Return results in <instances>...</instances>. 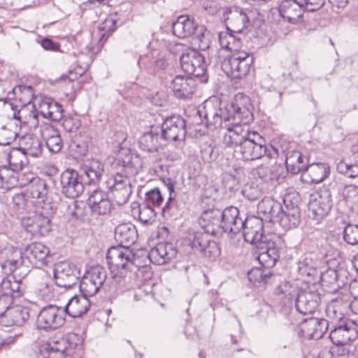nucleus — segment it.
I'll use <instances>...</instances> for the list:
<instances>
[{
  "label": "nucleus",
  "instance_id": "7",
  "mask_svg": "<svg viewBox=\"0 0 358 358\" xmlns=\"http://www.w3.org/2000/svg\"><path fill=\"white\" fill-rule=\"evenodd\" d=\"M253 62L254 58L252 54L240 52L225 59L222 64V68L231 78L241 79L248 75Z\"/></svg>",
  "mask_w": 358,
  "mask_h": 358
},
{
  "label": "nucleus",
  "instance_id": "64",
  "mask_svg": "<svg viewBox=\"0 0 358 358\" xmlns=\"http://www.w3.org/2000/svg\"><path fill=\"white\" fill-rule=\"evenodd\" d=\"M231 42H235V38L232 34L226 33L224 35L222 34H220V43L222 48L232 49V47L230 46Z\"/></svg>",
  "mask_w": 358,
  "mask_h": 358
},
{
  "label": "nucleus",
  "instance_id": "47",
  "mask_svg": "<svg viewBox=\"0 0 358 358\" xmlns=\"http://www.w3.org/2000/svg\"><path fill=\"white\" fill-rule=\"evenodd\" d=\"M69 345L67 340L64 338H52L47 343L45 349L49 352H55L61 357H64Z\"/></svg>",
  "mask_w": 358,
  "mask_h": 358
},
{
  "label": "nucleus",
  "instance_id": "15",
  "mask_svg": "<svg viewBox=\"0 0 358 358\" xmlns=\"http://www.w3.org/2000/svg\"><path fill=\"white\" fill-rule=\"evenodd\" d=\"M62 192L70 199L78 198L84 191V182L78 171L67 169L60 176Z\"/></svg>",
  "mask_w": 358,
  "mask_h": 358
},
{
  "label": "nucleus",
  "instance_id": "58",
  "mask_svg": "<svg viewBox=\"0 0 358 358\" xmlns=\"http://www.w3.org/2000/svg\"><path fill=\"white\" fill-rule=\"evenodd\" d=\"M89 205H91V203H71V204L68 206V208L73 209L71 212L73 216L80 217L91 212V210L87 209Z\"/></svg>",
  "mask_w": 358,
  "mask_h": 358
},
{
  "label": "nucleus",
  "instance_id": "9",
  "mask_svg": "<svg viewBox=\"0 0 358 358\" xmlns=\"http://www.w3.org/2000/svg\"><path fill=\"white\" fill-rule=\"evenodd\" d=\"M182 69L187 73L196 78H203L207 82V64L203 55L194 50H189L180 57Z\"/></svg>",
  "mask_w": 358,
  "mask_h": 358
},
{
  "label": "nucleus",
  "instance_id": "43",
  "mask_svg": "<svg viewBox=\"0 0 358 358\" xmlns=\"http://www.w3.org/2000/svg\"><path fill=\"white\" fill-rule=\"evenodd\" d=\"M1 294H6L11 297L20 296L23 293V287L20 281L4 278L0 285Z\"/></svg>",
  "mask_w": 358,
  "mask_h": 358
},
{
  "label": "nucleus",
  "instance_id": "19",
  "mask_svg": "<svg viewBox=\"0 0 358 358\" xmlns=\"http://www.w3.org/2000/svg\"><path fill=\"white\" fill-rule=\"evenodd\" d=\"M222 210L215 207L203 210L199 220L202 227L201 231L214 236L222 234Z\"/></svg>",
  "mask_w": 358,
  "mask_h": 358
},
{
  "label": "nucleus",
  "instance_id": "60",
  "mask_svg": "<svg viewBox=\"0 0 358 358\" xmlns=\"http://www.w3.org/2000/svg\"><path fill=\"white\" fill-rule=\"evenodd\" d=\"M341 194L346 201H358V187L347 185L343 189Z\"/></svg>",
  "mask_w": 358,
  "mask_h": 358
},
{
  "label": "nucleus",
  "instance_id": "5",
  "mask_svg": "<svg viewBox=\"0 0 358 358\" xmlns=\"http://www.w3.org/2000/svg\"><path fill=\"white\" fill-rule=\"evenodd\" d=\"M268 210L270 220L278 221L285 229L295 227L300 222V210L295 203H273Z\"/></svg>",
  "mask_w": 358,
  "mask_h": 358
},
{
  "label": "nucleus",
  "instance_id": "4",
  "mask_svg": "<svg viewBox=\"0 0 358 358\" xmlns=\"http://www.w3.org/2000/svg\"><path fill=\"white\" fill-rule=\"evenodd\" d=\"M106 260L110 272L114 276L123 277L131 270L132 266H139L136 259L127 247L116 246L108 249Z\"/></svg>",
  "mask_w": 358,
  "mask_h": 358
},
{
  "label": "nucleus",
  "instance_id": "35",
  "mask_svg": "<svg viewBox=\"0 0 358 358\" xmlns=\"http://www.w3.org/2000/svg\"><path fill=\"white\" fill-rule=\"evenodd\" d=\"M115 238L122 247H129L136 241L138 232L136 227L130 223H122L115 229Z\"/></svg>",
  "mask_w": 358,
  "mask_h": 358
},
{
  "label": "nucleus",
  "instance_id": "14",
  "mask_svg": "<svg viewBox=\"0 0 358 358\" xmlns=\"http://www.w3.org/2000/svg\"><path fill=\"white\" fill-rule=\"evenodd\" d=\"M80 278L77 266L68 262H61L55 264L54 278L57 286L71 289L76 285Z\"/></svg>",
  "mask_w": 358,
  "mask_h": 358
},
{
  "label": "nucleus",
  "instance_id": "29",
  "mask_svg": "<svg viewBox=\"0 0 358 358\" xmlns=\"http://www.w3.org/2000/svg\"><path fill=\"white\" fill-rule=\"evenodd\" d=\"M329 174L330 167L328 164L312 163L301 173V178L307 184H318L324 181Z\"/></svg>",
  "mask_w": 358,
  "mask_h": 358
},
{
  "label": "nucleus",
  "instance_id": "53",
  "mask_svg": "<svg viewBox=\"0 0 358 358\" xmlns=\"http://www.w3.org/2000/svg\"><path fill=\"white\" fill-rule=\"evenodd\" d=\"M352 301L351 300L350 293H345L338 296L337 298L330 303V305L338 309L339 311H343V313H347L348 310L352 309Z\"/></svg>",
  "mask_w": 358,
  "mask_h": 358
},
{
  "label": "nucleus",
  "instance_id": "42",
  "mask_svg": "<svg viewBox=\"0 0 358 358\" xmlns=\"http://www.w3.org/2000/svg\"><path fill=\"white\" fill-rule=\"evenodd\" d=\"M168 193L169 197L167 201H173L176 197L174 191V183L171 179L164 182V189L161 191L159 188L155 187L145 194V201H163V195Z\"/></svg>",
  "mask_w": 358,
  "mask_h": 358
},
{
  "label": "nucleus",
  "instance_id": "12",
  "mask_svg": "<svg viewBox=\"0 0 358 358\" xmlns=\"http://www.w3.org/2000/svg\"><path fill=\"white\" fill-rule=\"evenodd\" d=\"M243 223L242 234L247 243L255 245L257 248L271 239L270 236L264 234L262 219L252 217L245 219Z\"/></svg>",
  "mask_w": 358,
  "mask_h": 358
},
{
  "label": "nucleus",
  "instance_id": "30",
  "mask_svg": "<svg viewBox=\"0 0 358 358\" xmlns=\"http://www.w3.org/2000/svg\"><path fill=\"white\" fill-rule=\"evenodd\" d=\"M320 295L317 292H302L295 301L296 310L301 315L313 313L319 306Z\"/></svg>",
  "mask_w": 358,
  "mask_h": 358
},
{
  "label": "nucleus",
  "instance_id": "6",
  "mask_svg": "<svg viewBox=\"0 0 358 358\" xmlns=\"http://www.w3.org/2000/svg\"><path fill=\"white\" fill-rule=\"evenodd\" d=\"M223 112L219 104L211 101H207L200 106L194 116V122L196 124L204 125L208 129L223 127L224 124Z\"/></svg>",
  "mask_w": 358,
  "mask_h": 358
},
{
  "label": "nucleus",
  "instance_id": "57",
  "mask_svg": "<svg viewBox=\"0 0 358 358\" xmlns=\"http://www.w3.org/2000/svg\"><path fill=\"white\" fill-rule=\"evenodd\" d=\"M331 195L330 190L327 187L320 188L310 194L309 201H330Z\"/></svg>",
  "mask_w": 358,
  "mask_h": 358
},
{
  "label": "nucleus",
  "instance_id": "62",
  "mask_svg": "<svg viewBox=\"0 0 358 358\" xmlns=\"http://www.w3.org/2000/svg\"><path fill=\"white\" fill-rule=\"evenodd\" d=\"M305 10L314 12L321 8L325 0H302L301 1Z\"/></svg>",
  "mask_w": 358,
  "mask_h": 358
},
{
  "label": "nucleus",
  "instance_id": "8",
  "mask_svg": "<svg viewBox=\"0 0 358 358\" xmlns=\"http://www.w3.org/2000/svg\"><path fill=\"white\" fill-rule=\"evenodd\" d=\"M37 208L43 210H51L50 203H36ZM22 224L26 230L33 235L45 236L51 231L50 218L46 211H37L33 217L22 218Z\"/></svg>",
  "mask_w": 358,
  "mask_h": 358
},
{
  "label": "nucleus",
  "instance_id": "46",
  "mask_svg": "<svg viewBox=\"0 0 358 358\" xmlns=\"http://www.w3.org/2000/svg\"><path fill=\"white\" fill-rule=\"evenodd\" d=\"M344 314L343 311H339L338 309L329 304L326 309L327 319H325L329 323V328L342 324L345 323V321L350 320L344 317Z\"/></svg>",
  "mask_w": 358,
  "mask_h": 358
},
{
  "label": "nucleus",
  "instance_id": "55",
  "mask_svg": "<svg viewBox=\"0 0 358 358\" xmlns=\"http://www.w3.org/2000/svg\"><path fill=\"white\" fill-rule=\"evenodd\" d=\"M219 156L217 148L211 144H203L201 148V157L206 162H211Z\"/></svg>",
  "mask_w": 358,
  "mask_h": 358
},
{
  "label": "nucleus",
  "instance_id": "24",
  "mask_svg": "<svg viewBox=\"0 0 358 358\" xmlns=\"http://www.w3.org/2000/svg\"><path fill=\"white\" fill-rule=\"evenodd\" d=\"M24 264L21 251L12 247L5 248L0 252V264L6 274L13 273Z\"/></svg>",
  "mask_w": 358,
  "mask_h": 358
},
{
  "label": "nucleus",
  "instance_id": "3",
  "mask_svg": "<svg viewBox=\"0 0 358 358\" xmlns=\"http://www.w3.org/2000/svg\"><path fill=\"white\" fill-rule=\"evenodd\" d=\"M173 34L178 38H184L195 34V39L198 41L199 48L205 50L209 48V31L203 27H199L194 17L189 15H180L172 24Z\"/></svg>",
  "mask_w": 358,
  "mask_h": 358
},
{
  "label": "nucleus",
  "instance_id": "39",
  "mask_svg": "<svg viewBox=\"0 0 358 358\" xmlns=\"http://www.w3.org/2000/svg\"><path fill=\"white\" fill-rule=\"evenodd\" d=\"M42 135L45 139L46 146L50 152L57 154L61 151L63 148V141L57 129L50 125L46 126L42 131Z\"/></svg>",
  "mask_w": 358,
  "mask_h": 358
},
{
  "label": "nucleus",
  "instance_id": "10",
  "mask_svg": "<svg viewBox=\"0 0 358 358\" xmlns=\"http://www.w3.org/2000/svg\"><path fill=\"white\" fill-rule=\"evenodd\" d=\"M210 234L203 231H195L189 235V241L192 249L211 261L220 255L221 250L217 243L209 238Z\"/></svg>",
  "mask_w": 358,
  "mask_h": 358
},
{
  "label": "nucleus",
  "instance_id": "49",
  "mask_svg": "<svg viewBox=\"0 0 358 358\" xmlns=\"http://www.w3.org/2000/svg\"><path fill=\"white\" fill-rule=\"evenodd\" d=\"M236 170L233 172H225L222 176V186L225 190L234 192L238 189L239 178Z\"/></svg>",
  "mask_w": 358,
  "mask_h": 358
},
{
  "label": "nucleus",
  "instance_id": "40",
  "mask_svg": "<svg viewBox=\"0 0 358 358\" xmlns=\"http://www.w3.org/2000/svg\"><path fill=\"white\" fill-rule=\"evenodd\" d=\"M157 129L152 127L150 131L143 134L138 140L140 148L146 152H152L158 151L162 146V141Z\"/></svg>",
  "mask_w": 358,
  "mask_h": 358
},
{
  "label": "nucleus",
  "instance_id": "11",
  "mask_svg": "<svg viewBox=\"0 0 358 358\" xmlns=\"http://www.w3.org/2000/svg\"><path fill=\"white\" fill-rule=\"evenodd\" d=\"M106 280V271L101 266L88 270L80 282V290L86 296H94Z\"/></svg>",
  "mask_w": 358,
  "mask_h": 358
},
{
  "label": "nucleus",
  "instance_id": "50",
  "mask_svg": "<svg viewBox=\"0 0 358 358\" xmlns=\"http://www.w3.org/2000/svg\"><path fill=\"white\" fill-rule=\"evenodd\" d=\"M301 158V153L299 151H288L286 154L285 158L287 172H290L292 174H297L300 173V163L297 162V160Z\"/></svg>",
  "mask_w": 358,
  "mask_h": 358
},
{
  "label": "nucleus",
  "instance_id": "13",
  "mask_svg": "<svg viewBox=\"0 0 358 358\" xmlns=\"http://www.w3.org/2000/svg\"><path fill=\"white\" fill-rule=\"evenodd\" d=\"M160 131V138L163 141H183L186 136V122L179 115H172L164 121Z\"/></svg>",
  "mask_w": 358,
  "mask_h": 358
},
{
  "label": "nucleus",
  "instance_id": "31",
  "mask_svg": "<svg viewBox=\"0 0 358 358\" xmlns=\"http://www.w3.org/2000/svg\"><path fill=\"white\" fill-rule=\"evenodd\" d=\"M103 172V164L99 160L92 159L83 165L79 174L84 183L96 185L101 180Z\"/></svg>",
  "mask_w": 358,
  "mask_h": 358
},
{
  "label": "nucleus",
  "instance_id": "51",
  "mask_svg": "<svg viewBox=\"0 0 358 358\" xmlns=\"http://www.w3.org/2000/svg\"><path fill=\"white\" fill-rule=\"evenodd\" d=\"M331 208L330 203H308L309 212L311 213L313 218L316 220L324 218Z\"/></svg>",
  "mask_w": 358,
  "mask_h": 358
},
{
  "label": "nucleus",
  "instance_id": "26",
  "mask_svg": "<svg viewBox=\"0 0 358 358\" xmlns=\"http://www.w3.org/2000/svg\"><path fill=\"white\" fill-rule=\"evenodd\" d=\"M177 250L171 243H159L152 248L148 257L155 264L164 265L176 257Z\"/></svg>",
  "mask_w": 358,
  "mask_h": 358
},
{
  "label": "nucleus",
  "instance_id": "27",
  "mask_svg": "<svg viewBox=\"0 0 358 358\" xmlns=\"http://www.w3.org/2000/svg\"><path fill=\"white\" fill-rule=\"evenodd\" d=\"M43 150V143L38 137L33 134H27L20 138L19 147L13 150L21 152L22 157L25 159V156L39 157Z\"/></svg>",
  "mask_w": 358,
  "mask_h": 358
},
{
  "label": "nucleus",
  "instance_id": "63",
  "mask_svg": "<svg viewBox=\"0 0 358 358\" xmlns=\"http://www.w3.org/2000/svg\"><path fill=\"white\" fill-rule=\"evenodd\" d=\"M11 299L6 294H1L0 296V320L2 317L7 313L8 308H10Z\"/></svg>",
  "mask_w": 358,
  "mask_h": 358
},
{
  "label": "nucleus",
  "instance_id": "48",
  "mask_svg": "<svg viewBox=\"0 0 358 358\" xmlns=\"http://www.w3.org/2000/svg\"><path fill=\"white\" fill-rule=\"evenodd\" d=\"M40 281L37 282V290L44 299H48L52 296V285H51L50 278L48 275L42 271L39 274Z\"/></svg>",
  "mask_w": 358,
  "mask_h": 358
},
{
  "label": "nucleus",
  "instance_id": "36",
  "mask_svg": "<svg viewBox=\"0 0 358 358\" xmlns=\"http://www.w3.org/2000/svg\"><path fill=\"white\" fill-rule=\"evenodd\" d=\"M132 203L131 213L143 223H149L154 220L156 208H160L161 203Z\"/></svg>",
  "mask_w": 358,
  "mask_h": 358
},
{
  "label": "nucleus",
  "instance_id": "37",
  "mask_svg": "<svg viewBox=\"0 0 358 358\" xmlns=\"http://www.w3.org/2000/svg\"><path fill=\"white\" fill-rule=\"evenodd\" d=\"M90 307V301L88 297L81 294L76 295L69 299L64 310V313H67L72 317H79L85 314Z\"/></svg>",
  "mask_w": 358,
  "mask_h": 358
},
{
  "label": "nucleus",
  "instance_id": "38",
  "mask_svg": "<svg viewBox=\"0 0 358 358\" xmlns=\"http://www.w3.org/2000/svg\"><path fill=\"white\" fill-rule=\"evenodd\" d=\"M47 185L44 182H40L36 185L31 186L29 189L20 193H16L12 199L13 201H27L29 197L41 199L45 201L48 199Z\"/></svg>",
  "mask_w": 358,
  "mask_h": 358
},
{
  "label": "nucleus",
  "instance_id": "18",
  "mask_svg": "<svg viewBox=\"0 0 358 358\" xmlns=\"http://www.w3.org/2000/svg\"><path fill=\"white\" fill-rule=\"evenodd\" d=\"M118 165L122 167V171L110 178L107 183L111 191L120 192L128 196L131 189L129 187H127V178L135 175L136 169L129 160H119Z\"/></svg>",
  "mask_w": 358,
  "mask_h": 358
},
{
  "label": "nucleus",
  "instance_id": "56",
  "mask_svg": "<svg viewBox=\"0 0 358 358\" xmlns=\"http://www.w3.org/2000/svg\"><path fill=\"white\" fill-rule=\"evenodd\" d=\"M271 176H269L268 181L280 184L285 178L287 171H285L283 166L280 164L275 163L271 165Z\"/></svg>",
  "mask_w": 358,
  "mask_h": 358
},
{
  "label": "nucleus",
  "instance_id": "2",
  "mask_svg": "<svg viewBox=\"0 0 358 358\" xmlns=\"http://www.w3.org/2000/svg\"><path fill=\"white\" fill-rule=\"evenodd\" d=\"M227 115L224 117V126L227 131L237 126L249 127L253 120L252 105L248 96L241 93L236 94L230 105L227 108Z\"/></svg>",
  "mask_w": 358,
  "mask_h": 358
},
{
  "label": "nucleus",
  "instance_id": "54",
  "mask_svg": "<svg viewBox=\"0 0 358 358\" xmlns=\"http://www.w3.org/2000/svg\"><path fill=\"white\" fill-rule=\"evenodd\" d=\"M48 111L43 110V116L55 122H59L64 118V110L62 106L57 102H50L48 106Z\"/></svg>",
  "mask_w": 358,
  "mask_h": 358
},
{
  "label": "nucleus",
  "instance_id": "33",
  "mask_svg": "<svg viewBox=\"0 0 358 358\" xmlns=\"http://www.w3.org/2000/svg\"><path fill=\"white\" fill-rule=\"evenodd\" d=\"M257 248L259 250L258 262L263 268L271 270L280 257L275 242L271 239Z\"/></svg>",
  "mask_w": 358,
  "mask_h": 358
},
{
  "label": "nucleus",
  "instance_id": "61",
  "mask_svg": "<svg viewBox=\"0 0 358 358\" xmlns=\"http://www.w3.org/2000/svg\"><path fill=\"white\" fill-rule=\"evenodd\" d=\"M271 164H262L253 170V174L268 182L269 176H271Z\"/></svg>",
  "mask_w": 358,
  "mask_h": 358
},
{
  "label": "nucleus",
  "instance_id": "25",
  "mask_svg": "<svg viewBox=\"0 0 358 358\" xmlns=\"http://www.w3.org/2000/svg\"><path fill=\"white\" fill-rule=\"evenodd\" d=\"M49 248L41 243L29 244L22 252L24 259L34 267H41L48 264Z\"/></svg>",
  "mask_w": 358,
  "mask_h": 358
},
{
  "label": "nucleus",
  "instance_id": "28",
  "mask_svg": "<svg viewBox=\"0 0 358 358\" xmlns=\"http://www.w3.org/2000/svg\"><path fill=\"white\" fill-rule=\"evenodd\" d=\"M170 87L176 97L187 99L194 92L196 84L192 78L178 75L172 80Z\"/></svg>",
  "mask_w": 358,
  "mask_h": 358
},
{
  "label": "nucleus",
  "instance_id": "23",
  "mask_svg": "<svg viewBox=\"0 0 358 358\" xmlns=\"http://www.w3.org/2000/svg\"><path fill=\"white\" fill-rule=\"evenodd\" d=\"M300 329L303 336L309 339L321 338L329 328V323L324 318L308 317L300 322Z\"/></svg>",
  "mask_w": 358,
  "mask_h": 358
},
{
  "label": "nucleus",
  "instance_id": "20",
  "mask_svg": "<svg viewBox=\"0 0 358 358\" xmlns=\"http://www.w3.org/2000/svg\"><path fill=\"white\" fill-rule=\"evenodd\" d=\"M280 17L292 24H297L303 18L305 11L299 0H282L278 7Z\"/></svg>",
  "mask_w": 358,
  "mask_h": 358
},
{
  "label": "nucleus",
  "instance_id": "22",
  "mask_svg": "<svg viewBox=\"0 0 358 358\" xmlns=\"http://www.w3.org/2000/svg\"><path fill=\"white\" fill-rule=\"evenodd\" d=\"M16 154L17 151L12 150L8 155L9 166H1L3 187L9 188L17 185L20 176L17 171L22 169L25 162L24 160L15 162Z\"/></svg>",
  "mask_w": 358,
  "mask_h": 358
},
{
  "label": "nucleus",
  "instance_id": "21",
  "mask_svg": "<svg viewBox=\"0 0 358 358\" xmlns=\"http://www.w3.org/2000/svg\"><path fill=\"white\" fill-rule=\"evenodd\" d=\"M244 220L239 217V210L234 206L225 208L222 211V234L236 235L241 231Z\"/></svg>",
  "mask_w": 358,
  "mask_h": 358
},
{
  "label": "nucleus",
  "instance_id": "32",
  "mask_svg": "<svg viewBox=\"0 0 358 358\" xmlns=\"http://www.w3.org/2000/svg\"><path fill=\"white\" fill-rule=\"evenodd\" d=\"M29 317V308L22 306H11L0 320L5 327L22 326Z\"/></svg>",
  "mask_w": 358,
  "mask_h": 358
},
{
  "label": "nucleus",
  "instance_id": "41",
  "mask_svg": "<svg viewBox=\"0 0 358 358\" xmlns=\"http://www.w3.org/2000/svg\"><path fill=\"white\" fill-rule=\"evenodd\" d=\"M138 63L143 64L152 73L163 70L167 66L166 59L157 51L153 52L151 56L145 55L141 57Z\"/></svg>",
  "mask_w": 358,
  "mask_h": 358
},
{
  "label": "nucleus",
  "instance_id": "45",
  "mask_svg": "<svg viewBox=\"0 0 358 358\" xmlns=\"http://www.w3.org/2000/svg\"><path fill=\"white\" fill-rule=\"evenodd\" d=\"M273 273L271 270L262 267L252 268L248 272V280L255 285L257 283L267 282L268 279L271 277Z\"/></svg>",
  "mask_w": 358,
  "mask_h": 358
},
{
  "label": "nucleus",
  "instance_id": "52",
  "mask_svg": "<svg viewBox=\"0 0 358 358\" xmlns=\"http://www.w3.org/2000/svg\"><path fill=\"white\" fill-rule=\"evenodd\" d=\"M337 171L350 178H358V163L352 164L341 159L336 166Z\"/></svg>",
  "mask_w": 358,
  "mask_h": 358
},
{
  "label": "nucleus",
  "instance_id": "59",
  "mask_svg": "<svg viewBox=\"0 0 358 358\" xmlns=\"http://www.w3.org/2000/svg\"><path fill=\"white\" fill-rule=\"evenodd\" d=\"M91 213L97 215H106L111 210V203H91L87 207Z\"/></svg>",
  "mask_w": 358,
  "mask_h": 358
},
{
  "label": "nucleus",
  "instance_id": "34",
  "mask_svg": "<svg viewBox=\"0 0 358 358\" xmlns=\"http://www.w3.org/2000/svg\"><path fill=\"white\" fill-rule=\"evenodd\" d=\"M227 30L230 32L241 33L248 27V17L245 12L239 7L231 8L227 18Z\"/></svg>",
  "mask_w": 358,
  "mask_h": 358
},
{
  "label": "nucleus",
  "instance_id": "17",
  "mask_svg": "<svg viewBox=\"0 0 358 358\" xmlns=\"http://www.w3.org/2000/svg\"><path fill=\"white\" fill-rule=\"evenodd\" d=\"M357 328L354 321L347 320L345 323L329 328V337L334 345H345L357 338Z\"/></svg>",
  "mask_w": 358,
  "mask_h": 358
},
{
  "label": "nucleus",
  "instance_id": "1",
  "mask_svg": "<svg viewBox=\"0 0 358 358\" xmlns=\"http://www.w3.org/2000/svg\"><path fill=\"white\" fill-rule=\"evenodd\" d=\"M222 141L226 147L238 148L244 160L259 159L266 151L264 138L257 132H250L248 126H237L226 131Z\"/></svg>",
  "mask_w": 358,
  "mask_h": 358
},
{
  "label": "nucleus",
  "instance_id": "16",
  "mask_svg": "<svg viewBox=\"0 0 358 358\" xmlns=\"http://www.w3.org/2000/svg\"><path fill=\"white\" fill-rule=\"evenodd\" d=\"M62 308L49 305L43 308L37 317V326L41 329H55L64 322Z\"/></svg>",
  "mask_w": 358,
  "mask_h": 358
},
{
  "label": "nucleus",
  "instance_id": "44",
  "mask_svg": "<svg viewBox=\"0 0 358 358\" xmlns=\"http://www.w3.org/2000/svg\"><path fill=\"white\" fill-rule=\"evenodd\" d=\"M18 135V127L16 123L8 122L0 128V145H8L11 144Z\"/></svg>",
  "mask_w": 358,
  "mask_h": 358
}]
</instances>
